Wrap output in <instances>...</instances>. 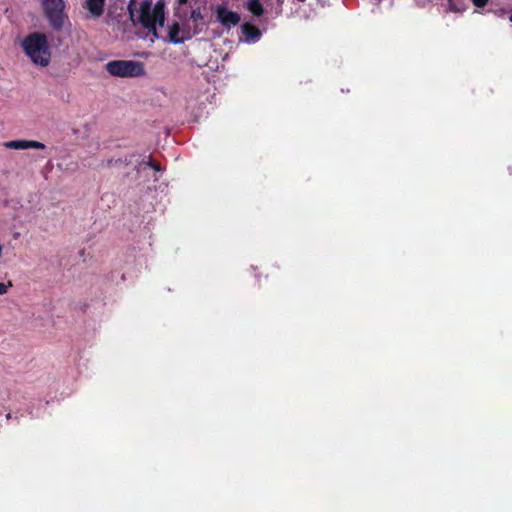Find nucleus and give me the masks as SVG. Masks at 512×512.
Here are the masks:
<instances>
[{
	"label": "nucleus",
	"instance_id": "6e6552de",
	"mask_svg": "<svg viewBox=\"0 0 512 512\" xmlns=\"http://www.w3.org/2000/svg\"><path fill=\"white\" fill-rule=\"evenodd\" d=\"M106 0H86L85 7L93 18H99L104 13Z\"/></svg>",
	"mask_w": 512,
	"mask_h": 512
},
{
	"label": "nucleus",
	"instance_id": "0eeeda50",
	"mask_svg": "<svg viewBox=\"0 0 512 512\" xmlns=\"http://www.w3.org/2000/svg\"><path fill=\"white\" fill-rule=\"evenodd\" d=\"M241 31L247 42H256L261 37L260 29L248 22L241 25Z\"/></svg>",
	"mask_w": 512,
	"mask_h": 512
},
{
	"label": "nucleus",
	"instance_id": "f8f14e48",
	"mask_svg": "<svg viewBox=\"0 0 512 512\" xmlns=\"http://www.w3.org/2000/svg\"><path fill=\"white\" fill-rule=\"evenodd\" d=\"M190 20L196 24L203 20V15H202L200 7L192 9V11L190 13Z\"/></svg>",
	"mask_w": 512,
	"mask_h": 512
},
{
	"label": "nucleus",
	"instance_id": "39448f33",
	"mask_svg": "<svg viewBox=\"0 0 512 512\" xmlns=\"http://www.w3.org/2000/svg\"><path fill=\"white\" fill-rule=\"evenodd\" d=\"M217 21L225 28L239 24L241 17L237 12L230 11L225 5H218L215 10Z\"/></svg>",
	"mask_w": 512,
	"mask_h": 512
},
{
	"label": "nucleus",
	"instance_id": "9b49d317",
	"mask_svg": "<svg viewBox=\"0 0 512 512\" xmlns=\"http://www.w3.org/2000/svg\"><path fill=\"white\" fill-rule=\"evenodd\" d=\"M448 3V10L451 12H464L467 8L465 0H446Z\"/></svg>",
	"mask_w": 512,
	"mask_h": 512
},
{
	"label": "nucleus",
	"instance_id": "f3484780",
	"mask_svg": "<svg viewBox=\"0 0 512 512\" xmlns=\"http://www.w3.org/2000/svg\"><path fill=\"white\" fill-rule=\"evenodd\" d=\"M510 21L512 22V15L510 16Z\"/></svg>",
	"mask_w": 512,
	"mask_h": 512
},
{
	"label": "nucleus",
	"instance_id": "7ed1b4c3",
	"mask_svg": "<svg viewBox=\"0 0 512 512\" xmlns=\"http://www.w3.org/2000/svg\"><path fill=\"white\" fill-rule=\"evenodd\" d=\"M42 7L50 26L56 31L62 30L68 21L64 0H42Z\"/></svg>",
	"mask_w": 512,
	"mask_h": 512
},
{
	"label": "nucleus",
	"instance_id": "4468645a",
	"mask_svg": "<svg viewBox=\"0 0 512 512\" xmlns=\"http://www.w3.org/2000/svg\"><path fill=\"white\" fill-rule=\"evenodd\" d=\"M10 287H12V282L11 281H9L7 284L0 283V295L6 294Z\"/></svg>",
	"mask_w": 512,
	"mask_h": 512
},
{
	"label": "nucleus",
	"instance_id": "1a4fd4ad",
	"mask_svg": "<svg viewBox=\"0 0 512 512\" xmlns=\"http://www.w3.org/2000/svg\"><path fill=\"white\" fill-rule=\"evenodd\" d=\"M180 32H181V29H180L179 23L174 21L168 28L169 42H171L173 44L183 43L185 41V38L179 36Z\"/></svg>",
	"mask_w": 512,
	"mask_h": 512
},
{
	"label": "nucleus",
	"instance_id": "9d476101",
	"mask_svg": "<svg viewBox=\"0 0 512 512\" xmlns=\"http://www.w3.org/2000/svg\"><path fill=\"white\" fill-rule=\"evenodd\" d=\"M247 9L254 16H262L264 14V7L261 4L260 0H249L247 3Z\"/></svg>",
	"mask_w": 512,
	"mask_h": 512
},
{
	"label": "nucleus",
	"instance_id": "423d86ee",
	"mask_svg": "<svg viewBox=\"0 0 512 512\" xmlns=\"http://www.w3.org/2000/svg\"><path fill=\"white\" fill-rule=\"evenodd\" d=\"M5 146L10 149H44L45 144L36 140H12L5 143Z\"/></svg>",
	"mask_w": 512,
	"mask_h": 512
},
{
	"label": "nucleus",
	"instance_id": "dca6fc26",
	"mask_svg": "<svg viewBox=\"0 0 512 512\" xmlns=\"http://www.w3.org/2000/svg\"><path fill=\"white\" fill-rule=\"evenodd\" d=\"M177 1H178V4L181 6L186 5L189 2V0H177Z\"/></svg>",
	"mask_w": 512,
	"mask_h": 512
},
{
	"label": "nucleus",
	"instance_id": "f03ea898",
	"mask_svg": "<svg viewBox=\"0 0 512 512\" xmlns=\"http://www.w3.org/2000/svg\"><path fill=\"white\" fill-rule=\"evenodd\" d=\"M21 47L29 59L38 66L47 67L51 62V47L46 34L32 32L21 42Z\"/></svg>",
	"mask_w": 512,
	"mask_h": 512
},
{
	"label": "nucleus",
	"instance_id": "20e7f679",
	"mask_svg": "<svg viewBox=\"0 0 512 512\" xmlns=\"http://www.w3.org/2000/svg\"><path fill=\"white\" fill-rule=\"evenodd\" d=\"M106 71L117 77H138L145 74L141 62L133 60H113L105 65Z\"/></svg>",
	"mask_w": 512,
	"mask_h": 512
},
{
	"label": "nucleus",
	"instance_id": "f257e3e1",
	"mask_svg": "<svg viewBox=\"0 0 512 512\" xmlns=\"http://www.w3.org/2000/svg\"><path fill=\"white\" fill-rule=\"evenodd\" d=\"M165 3L164 0H158L152 7V0H142L139 8H136L135 0H130L128 12L133 22H138L144 28L148 29L157 36L156 25L163 27L165 22Z\"/></svg>",
	"mask_w": 512,
	"mask_h": 512
},
{
	"label": "nucleus",
	"instance_id": "2eb2a0df",
	"mask_svg": "<svg viewBox=\"0 0 512 512\" xmlns=\"http://www.w3.org/2000/svg\"><path fill=\"white\" fill-rule=\"evenodd\" d=\"M472 2L476 7L482 8L487 5L489 0H472Z\"/></svg>",
	"mask_w": 512,
	"mask_h": 512
},
{
	"label": "nucleus",
	"instance_id": "ddd939ff",
	"mask_svg": "<svg viewBox=\"0 0 512 512\" xmlns=\"http://www.w3.org/2000/svg\"><path fill=\"white\" fill-rule=\"evenodd\" d=\"M146 165L153 168L155 171H161V165L159 162L155 161L152 157H149L148 161L145 162Z\"/></svg>",
	"mask_w": 512,
	"mask_h": 512
}]
</instances>
